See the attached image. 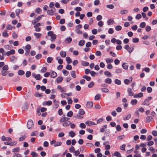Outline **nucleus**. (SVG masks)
Returning a JSON list of instances; mask_svg holds the SVG:
<instances>
[{"mask_svg":"<svg viewBox=\"0 0 157 157\" xmlns=\"http://www.w3.org/2000/svg\"><path fill=\"white\" fill-rule=\"evenodd\" d=\"M39 21V17H38L37 18L33 20L32 21V24L34 25V27L36 31H39V23L38 22Z\"/></svg>","mask_w":157,"mask_h":157,"instance_id":"f257e3e1","label":"nucleus"},{"mask_svg":"<svg viewBox=\"0 0 157 157\" xmlns=\"http://www.w3.org/2000/svg\"><path fill=\"white\" fill-rule=\"evenodd\" d=\"M48 35L49 36L51 37V40L52 41H54L56 37V35L53 33L52 31H49L48 33Z\"/></svg>","mask_w":157,"mask_h":157,"instance_id":"f03ea898","label":"nucleus"},{"mask_svg":"<svg viewBox=\"0 0 157 157\" xmlns=\"http://www.w3.org/2000/svg\"><path fill=\"white\" fill-rule=\"evenodd\" d=\"M151 97H148L143 102L142 105H148L150 103L149 101L152 99Z\"/></svg>","mask_w":157,"mask_h":157,"instance_id":"7ed1b4c3","label":"nucleus"},{"mask_svg":"<svg viewBox=\"0 0 157 157\" xmlns=\"http://www.w3.org/2000/svg\"><path fill=\"white\" fill-rule=\"evenodd\" d=\"M27 126L28 128L29 129L32 128L34 126L33 121L31 120H29L27 122Z\"/></svg>","mask_w":157,"mask_h":157,"instance_id":"20e7f679","label":"nucleus"},{"mask_svg":"<svg viewBox=\"0 0 157 157\" xmlns=\"http://www.w3.org/2000/svg\"><path fill=\"white\" fill-rule=\"evenodd\" d=\"M15 53V50L14 49H12L10 51H8L5 53V55L8 56L10 55L14 54Z\"/></svg>","mask_w":157,"mask_h":157,"instance_id":"39448f33","label":"nucleus"},{"mask_svg":"<svg viewBox=\"0 0 157 157\" xmlns=\"http://www.w3.org/2000/svg\"><path fill=\"white\" fill-rule=\"evenodd\" d=\"M93 103L92 101H88L87 102L86 107L87 108L90 109L93 107Z\"/></svg>","mask_w":157,"mask_h":157,"instance_id":"423d86ee","label":"nucleus"},{"mask_svg":"<svg viewBox=\"0 0 157 157\" xmlns=\"http://www.w3.org/2000/svg\"><path fill=\"white\" fill-rule=\"evenodd\" d=\"M22 108L24 110H26L28 108V104L27 102H25L22 105Z\"/></svg>","mask_w":157,"mask_h":157,"instance_id":"0eeeda50","label":"nucleus"},{"mask_svg":"<svg viewBox=\"0 0 157 157\" xmlns=\"http://www.w3.org/2000/svg\"><path fill=\"white\" fill-rule=\"evenodd\" d=\"M52 104V102L51 101H46L44 102L42 105L44 106H45L46 105H47L48 106H49L51 105Z\"/></svg>","mask_w":157,"mask_h":157,"instance_id":"6e6552de","label":"nucleus"},{"mask_svg":"<svg viewBox=\"0 0 157 157\" xmlns=\"http://www.w3.org/2000/svg\"><path fill=\"white\" fill-rule=\"evenodd\" d=\"M11 62L15 63L17 62V58L14 56H12L10 57Z\"/></svg>","mask_w":157,"mask_h":157,"instance_id":"1a4fd4ad","label":"nucleus"},{"mask_svg":"<svg viewBox=\"0 0 157 157\" xmlns=\"http://www.w3.org/2000/svg\"><path fill=\"white\" fill-rule=\"evenodd\" d=\"M69 119V118L66 117H62L59 121V122L60 123H64L65 122L68 121Z\"/></svg>","mask_w":157,"mask_h":157,"instance_id":"9d476101","label":"nucleus"},{"mask_svg":"<svg viewBox=\"0 0 157 157\" xmlns=\"http://www.w3.org/2000/svg\"><path fill=\"white\" fill-rule=\"evenodd\" d=\"M5 145H10L11 146H13L16 144L17 142L15 141L13 142H6L4 143Z\"/></svg>","mask_w":157,"mask_h":157,"instance_id":"9b49d317","label":"nucleus"},{"mask_svg":"<svg viewBox=\"0 0 157 157\" xmlns=\"http://www.w3.org/2000/svg\"><path fill=\"white\" fill-rule=\"evenodd\" d=\"M85 124L87 126H91L92 125H96V124H95L94 122L91 121H87L86 122Z\"/></svg>","mask_w":157,"mask_h":157,"instance_id":"f8f14e48","label":"nucleus"},{"mask_svg":"<svg viewBox=\"0 0 157 157\" xmlns=\"http://www.w3.org/2000/svg\"><path fill=\"white\" fill-rule=\"evenodd\" d=\"M51 77L52 78H55L57 76V74L55 72L52 71L50 73Z\"/></svg>","mask_w":157,"mask_h":157,"instance_id":"ddd939ff","label":"nucleus"},{"mask_svg":"<svg viewBox=\"0 0 157 157\" xmlns=\"http://www.w3.org/2000/svg\"><path fill=\"white\" fill-rule=\"evenodd\" d=\"M59 102L58 101H56V102L54 103L53 106V108L54 110L56 109L58 107L59 105Z\"/></svg>","mask_w":157,"mask_h":157,"instance_id":"4468645a","label":"nucleus"},{"mask_svg":"<svg viewBox=\"0 0 157 157\" xmlns=\"http://www.w3.org/2000/svg\"><path fill=\"white\" fill-rule=\"evenodd\" d=\"M153 119V117L151 116H148L146 118V122L147 123L151 122Z\"/></svg>","mask_w":157,"mask_h":157,"instance_id":"2eb2a0df","label":"nucleus"},{"mask_svg":"<svg viewBox=\"0 0 157 157\" xmlns=\"http://www.w3.org/2000/svg\"><path fill=\"white\" fill-rule=\"evenodd\" d=\"M57 88L62 92H65L66 91L65 89L62 87L60 85H58L57 86Z\"/></svg>","mask_w":157,"mask_h":157,"instance_id":"dca6fc26","label":"nucleus"},{"mask_svg":"<svg viewBox=\"0 0 157 157\" xmlns=\"http://www.w3.org/2000/svg\"><path fill=\"white\" fill-rule=\"evenodd\" d=\"M143 96V94L142 93H139L137 94H135L134 95V98H141Z\"/></svg>","mask_w":157,"mask_h":157,"instance_id":"f3484780","label":"nucleus"},{"mask_svg":"<svg viewBox=\"0 0 157 157\" xmlns=\"http://www.w3.org/2000/svg\"><path fill=\"white\" fill-rule=\"evenodd\" d=\"M127 91L128 93V95L129 96H132L134 95V93L132 91V90L131 88H128Z\"/></svg>","mask_w":157,"mask_h":157,"instance_id":"a211bd4d","label":"nucleus"},{"mask_svg":"<svg viewBox=\"0 0 157 157\" xmlns=\"http://www.w3.org/2000/svg\"><path fill=\"white\" fill-rule=\"evenodd\" d=\"M2 36L4 37H7L9 36V34L7 33V31L5 30L2 33Z\"/></svg>","mask_w":157,"mask_h":157,"instance_id":"6ab92c4d","label":"nucleus"},{"mask_svg":"<svg viewBox=\"0 0 157 157\" xmlns=\"http://www.w3.org/2000/svg\"><path fill=\"white\" fill-rule=\"evenodd\" d=\"M72 40V39L70 36L68 37L65 40V41L66 43L69 44Z\"/></svg>","mask_w":157,"mask_h":157,"instance_id":"aec40b11","label":"nucleus"},{"mask_svg":"<svg viewBox=\"0 0 157 157\" xmlns=\"http://www.w3.org/2000/svg\"><path fill=\"white\" fill-rule=\"evenodd\" d=\"M131 115L130 114H128L126 115L125 116L123 117V120H129L131 117Z\"/></svg>","mask_w":157,"mask_h":157,"instance_id":"412c9836","label":"nucleus"},{"mask_svg":"<svg viewBox=\"0 0 157 157\" xmlns=\"http://www.w3.org/2000/svg\"><path fill=\"white\" fill-rule=\"evenodd\" d=\"M105 82L106 83L110 84L112 82V80L110 78H107L105 79Z\"/></svg>","mask_w":157,"mask_h":157,"instance_id":"4be33fe9","label":"nucleus"},{"mask_svg":"<svg viewBox=\"0 0 157 157\" xmlns=\"http://www.w3.org/2000/svg\"><path fill=\"white\" fill-rule=\"evenodd\" d=\"M56 59L57 60L58 63L60 64H61L63 63V60L60 59V57L59 56L57 57Z\"/></svg>","mask_w":157,"mask_h":157,"instance_id":"5701e85b","label":"nucleus"},{"mask_svg":"<svg viewBox=\"0 0 157 157\" xmlns=\"http://www.w3.org/2000/svg\"><path fill=\"white\" fill-rule=\"evenodd\" d=\"M71 124V122L69 121H67L63 124V125L64 127L68 126Z\"/></svg>","mask_w":157,"mask_h":157,"instance_id":"b1692460","label":"nucleus"},{"mask_svg":"<svg viewBox=\"0 0 157 157\" xmlns=\"http://www.w3.org/2000/svg\"><path fill=\"white\" fill-rule=\"evenodd\" d=\"M60 55L63 57H65L66 56L67 53L66 52L61 51L60 53Z\"/></svg>","mask_w":157,"mask_h":157,"instance_id":"393cba45","label":"nucleus"},{"mask_svg":"<svg viewBox=\"0 0 157 157\" xmlns=\"http://www.w3.org/2000/svg\"><path fill=\"white\" fill-rule=\"evenodd\" d=\"M38 134V131H34L33 132L31 135V136H37V135Z\"/></svg>","mask_w":157,"mask_h":157,"instance_id":"a878e982","label":"nucleus"},{"mask_svg":"<svg viewBox=\"0 0 157 157\" xmlns=\"http://www.w3.org/2000/svg\"><path fill=\"white\" fill-rule=\"evenodd\" d=\"M137 103V101L136 99H132L130 102L132 105H136Z\"/></svg>","mask_w":157,"mask_h":157,"instance_id":"bb28decb","label":"nucleus"},{"mask_svg":"<svg viewBox=\"0 0 157 157\" xmlns=\"http://www.w3.org/2000/svg\"><path fill=\"white\" fill-rule=\"evenodd\" d=\"M122 67L124 69H127L128 67V65L127 63H124L122 65Z\"/></svg>","mask_w":157,"mask_h":157,"instance_id":"cd10ccee","label":"nucleus"},{"mask_svg":"<svg viewBox=\"0 0 157 157\" xmlns=\"http://www.w3.org/2000/svg\"><path fill=\"white\" fill-rule=\"evenodd\" d=\"M94 82L93 81H91L88 84V87L89 88H91L94 86Z\"/></svg>","mask_w":157,"mask_h":157,"instance_id":"c85d7f7f","label":"nucleus"},{"mask_svg":"<svg viewBox=\"0 0 157 157\" xmlns=\"http://www.w3.org/2000/svg\"><path fill=\"white\" fill-rule=\"evenodd\" d=\"M85 41L84 40H81L79 42L78 45L80 46H83L85 43Z\"/></svg>","mask_w":157,"mask_h":157,"instance_id":"c756f323","label":"nucleus"},{"mask_svg":"<svg viewBox=\"0 0 157 157\" xmlns=\"http://www.w3.org/2000/svg\"><path fill=\"white\" fill-rule=\"evenodd\" d=\"M54 12L52 10H48L47 11V14L49 15H52L54 14Z\"/></svg>","mask_w":157,"mask_h":157,"instance_id":"7c9ffc66","label":"nucleus"},{"mask_svg":"<svg viewBox=\"0 0 157 157\" xmlns=\"http://www.w3.org/2000/svg\"><path fill=\"white\" fill-rule=\"evenodd\" d=\"M89 63L88 62L86 61H82V65L83 66H86L88 65Z\"/></svg>","mask_w":157,"mask_h":157,"instance_id":"2f4dec72","label":"nucleus"},{"mask_svg":"<svg viewBox=\"0 0 157 157\" xmlns=\"http://www.w3.org/2000/svg\"><path fill=\"white\" fill-rule=\"evenodd\" d=\"M82 78L84 79H85L88 81H90L91 79V78L90 77L86 75H83L82 76Z\"/></svg>","mask_w":157,"mask_h":157,"instance_id":"473e14b6","label":"nucleus"},{"mask_svg":"<svg viewBox=\"0 0 157 157\" xmlns=\"http://www.w3.org/2000/svg\"><path fill=\"white\" fill-rule=\"evenodd\" d=\"M113 20L109 19L107 21V23L109 25H110L113 24Z\"/></svg>","mask_w":157,"mask_h":157,"instance_id":"72a5a7b5","label":"nucleus"},{"mask_svg":"<svg viewBox=\"0 0 157 157\" xmlns=\"http://www.w3.org/2000/svg\"><path fill=\"white\" fill-rule=\"evenodd\" d=\"M63 80V78L62 77H59L56 79L57 82V83H59L61 82Z\"/></svg>","mask_w":157,"mask_h":157,"instance_id":"f704fd0d","label":"nucleus"},{"mask_svg":"<svg viewBox=\"0 0 157 157\" xmlns=\"http://www.w3.org/2000/svg\"><path fill=\"white\" fill-rule=\"evenodd\" d=\"M2 140L3 141H6L7 142H10L11 139V138H2Z\"/></svg>","mask_w":157,"mask_h":157,"instance_id":"c9c22d12","label":"nucleus"},{"mask_svg":"<svg viewBox=\"0 0 157 157\" xmlns=\"http://www.w3.org/2000/svg\"><path fill=\"white\" fill-rule=\"evenodd\" d=\"M73 112L72 111H70L67 113V116L69 117H71L73 116Z\"/></svg>","mask_w":157,"mask_h":157,"instance_id":"e433bc0d","label":"nucleus"},{"mask_svg":"<svg viewBox=\"0 0 157 157\" xmlns=\"http://www.w3.org/2000/svg\"><path fill=\"white\" fill-rule=\"evenodd\" d=\"M115 83L118 85H120L121 84V81L118 79H116L114 80Z\"/></svg>","mask_w":157,"mask_h":157,"instance_id":"4c0bfd02","label":"nucleus"},{"mask_svg":"<svg viewBox=\"0 0 157 157\" xmlns=\"http://www.w3.org/2000/svg\"><path fill=\"white\" fill-rule=\"evenodd\" d=\"M66 60L67 61V63H71V62L72 60L70 57H67L66 58Z\"/></svg>","mask_w":157,"mask_h":157,"instance_id":"58836bf2","label":"nucleus"},{"mask_svg":"<svg viewBox=\"0 0 157 157\" xmlns=\"http://www.w3.org/2000/svg\"><path fill=\"white\" fill-rule=\"evenodd\" d=\"M62 72L64 75L65 76H67L69 74V72L65 70H63Z\"/></svg>","mask_w":157,"mask_h":157,"instance_id":"ea45409f","label":"nucleus"},{"mask_svg":"<svg viewBox=\"0 0 157 157\" xmlns=\"http://www.w3.org/2000/svg\"><path fill=\"white\" fill-rule=\"evenodd\" d=\"M79 114L81 115H83L85 113V111L82 109H80L78 111Z\"/></svg>","mask_w":157,"mask_h":157,"instance_id":"a19ab883","label":"nucleus"},{"mask_svg":"<svg viewBox=\"0 0 157 157\" xmlns=\"http://www.w3.org/2000/svg\"><path fill=\"white\" fill-rule=\"evenodd\" d=\"M12 26L10 24L7 25L6 26V29L7 30H12L13 28Z\"/></svg>","mask_w":157,"mask_h":157,"instance_id":"79ce46f5","label":"nucleus"},{"mask_svg":"<svg viewBox=\"0 0 157 157\" xmlns=\"http://www.w3.org/2000/svg\"><path fill=\"white\" fill-rule=\"evenodd\" d=\"M128 12V11L126 10H122L120 11V13L121 14H124L127 13Z\"/></svg>","mask_w":157,"mask_h":157,"instance_id":"37998d69","label":"nucleus"},{"mask_svg":"<svg viewBox=\"0 0 157 157\" xmlns=\"http://www.w3.org/2000/svg\"><path fill=\"white\" fill-rule=\"evenodd\" d=\"M101 98V95L99 94H98L96 95L94 97V99L95 100H99Z\"/></svg>","mask_w":157,"mask_h":157,"instance_id":"c03bdc74","label":"nucleus"},{"mask_svg":"<svg viewBox=\"0 0 157 157\" xmlns=\"http://www.w3.org/2000/svg\"><path fill=\"white\" fill-rule=\"evenodd\" d=\"M69 135L71 137H73L75 136V132L72 131H71L69 132Z\"/></svg>","mask_w":157,"mask_h":157,"instance_id":"a18cd8bd","label":"nucleus"},{"mask_svg":"<svg viewBox=\"0 0 157 157\" xmlns=\"http://www.w3.org/2000/svg\"><path fill=\"white\" fill-rule=\"evenodd\" d=\"M53 60V58L52 57H49L47 59V62L48 63H51Z\"/></svg>","mask_w":157,"mask_h":157,"instance_id":"49530a36","label":"nucleus"},{"mask_svg":"<svg viewBox=\"0 0 157 157\" xmlns=\"http://www.w3.org/2000/svg\"><path fill=\"white\" fill-rule=\"evenodd\" d=\"M105 61L107 63H108L113 62V60L112 59L107 58L105 59Z\"/></svg>","mask_w":157,"mask_h":157,"instance_id":"de8ad7c7","label":"nucleus"},{"mask_svg":"<svg viewBox=\"0 0 157 157\" xmlns=\"http://www.w3.org/2000/svg\"><path fill=\"white\" fill-rule=\"evenodd\" d=\"M122 27L120 25H117L115 27V29L116 31H119L121 30Z\"/></svg>","mask_w":157,"mask_h":157,"instance_id":"09e8293b","label":"nucleus"},{"mask_svg":"<svg viewBox=\"0 0 157 157\" xmlns=\"http://www.w3.org/2000/svg\"><path fill=\"white\" fill-rule=\"evenodd\" d=\"M71 76L74 78H75L76 77V76L75 75V72L74 71H72L71 73Z\"/></svg>","mask_w":157,"mask_h":157,"instance_id":"8fccbe9b","label":"nucleus"},{"mask_svg":"<svg viewBox=\"0 0 157 157\" xmlns=\"http://www.w3.org/2000/svg\"><path fill=\"white\" fill-rule=\"evenodd\" d=\"M12 37L14 39H16L17 37V35L15 31L13 32Z\"/></svg>","mask_w":157,"mask_h":157,"instance_id":"3c124183","label":"nucleus"},{"mask_svg":"<svg viewBox=\"0 0 157 157\" xmlns=\"http://www.w3.org/2000/svg\"><path fill=\"white\" fill-rule=\"evenodd\" d=\"M8 69V67L7 65H4L2 68V69L3 71H7Z\"/></svg>","mask_w":157,"mask_h":157,"instance_id":"603ef678","label":"nucleus"},{"mask_svg":"<svg viewBox=\"0 0 157 157\" xmlns=\"http://www.w3.org/2000/svg\"><path fill=\"white\" fill-rule=\"evenodd\" d=\"M146 25V23L145 22H141L140 25V26L141 28H144Z\"/></svg>","mask_w":157,"mask_h":157,"instance_id":"864d4df0","label":"nucleus"},{"mask_svg":"<svg viewBox=\"0 0 157 157\" xmlns=\"http://www.w3.org/2000/svg\"><path fill=\"white\" fill-rule=\"evenodd\" d=\"M67 103L68 104H71L72 103V101L71 98H67Z\"/></svg>","mask_w":157,"mask_h":157,"instance_id":"5fc2aeb1","label":"nucleus"},{"mask_svg":"<svg viewBox=\"0 0 157 157\" xmlns=\"http://www.w3.org/2000/svg\"><path fill=\"white\" fill-rule=\"evenodd\" d=\"M75 31L76 32V33L78 34H82V31L80 30L79 29H75Z\"/></svg>","mask_w":157,"mask_h":157,"instance_id":"6e6d98bb","label":"nucleus"},{"mask_svg":"<svg viewBox=\"0 0 157 157\" xmlns=\"http://www.w3.org/2000/svg\"><path fill=\"white\" fill-rule=\"evenodd\" d=\"M79 126L81 128H85L86 127L85 124L83 123H80L79 124Z\"/></svg>","mask_w":157,"mask_h":157,"instance_id":"4d7b16f0","label":"nucleus"},{"mask_svg":"<svg viewBox=\"0 0 157 157\" xmlns=\"http://www.w3.org/2000/svg\"><path fill=\"white\" fill-rule=\"evenodd\" d=\"M132 42L133 43H138L139 42V40L138 38H134L132 39Z\"/></svg>","mask_w":157,"mask_h":157,"instance_id":"13d9d810","label":"nucleus"},{"mask_svg":"<svg viewBox=\"0 0 157 157\" xmlns=\"http://www.w3.org/2000/svg\"><path fill=\"white\" fill-rule=\"evenodd\" d=\"M79 0H75L73 2H72L71 3V4L72 5H73L75 4H76L78 3L79 2Z\"/></svg>","mask_w":157,"mask_h":157,"instance_id":"bf43d9fd","label":"nucleus"},{"mask_svg":"<svg viewBox=\"0 0 157 157\" xmlns=\"http://www.w3.org/2000/svg\"><path fill=\"white\" fill-rule=\"evenodd\" d=\"M25 74L24 71L22 70H20L18 71V74L19 75H22Z\"/></svg>","mask_w":157,"mask_h":157,"instance_id":"052dcab7","label":"nucleus"},{"mask_svg":"<svg viewBox=\"0 0 157 157\" xmlns=\"http://www.w3.org/2000/svg\"><path fill=\"white\" fill-rule=\"evenodd\" d=\"M101 90L104 92L107 93L109 91V90L106 88H103L101 89Z\"/></svg>","mask_w":157,"mask_h":157,"instance_id":"680f3d73","label":"nucleus"},{"mask_svg":"<svg viewBox=\"0 0 157 157\" xmlns=\"http://www.w3.org/2000/svg\"><path fill=\"white\" fill-rule=\"evenodd\" d=\"M98 32V31L97 29H94L92 30V34L94 35H96L97 34Z\"/></svg>","mask_w":157,"mask_h":157,"instance_id":"e2e57ef3","label":"nucleus"},{"mask_svg":"<svg viewBox=\"0 0 157 157\" xmlns=\"http://www.w3.org/2000/svg\"><path fill=\"white\" fill-rule=\"evenodd\" d=\"M106 7L108 8L112 9L114 7V6L113 4L108 5L106 6Z\"/></svg>","mask_w":157,"mask_h":157,"instance_id":"0e129e2a","label":"nucleus"},{"mask_svg":"<svg viewBox=\"0 0 157 157\" xmlns=\"http://www.w3.org/2000/svg\"><path fill=\"white\" fill-rule=\"evenodd\" d=\"M66 68L67 70H71L72 69V66L68 64L66 66Z\"/></svg>","mask_w":157,"mask_h":157,"instance_id":"69168bd1","label":"nucleus"},{"mask_svg":"<svg viewBox=\"0 0 157 157\" xmlns=\"http://www.w3.org/2000/svg\"><path fill=\"white\" fill-rule=\"evenodd\" d=\"M1 73L2 75L6 76L7 75V72L2 70L1 71Z\"/></svg>","mask_w":157,"mask_h":157,"instance_id":"338daca9","label":"nucleus"},{"mask_svg":"<svg viewBox=\"0 0 157 157\" xmlns=\"http://www.w3.org/2000/svg\"><path fill=\"white\" fill-rule=\"evenodd\" d=\"M13 157H22V156L21 154L18 153H15L13 155Z\"/></svg>","mask_w":157,"mask_h":157,"instance_id":"774afa93","label":"nucleus"}]
</instances>
